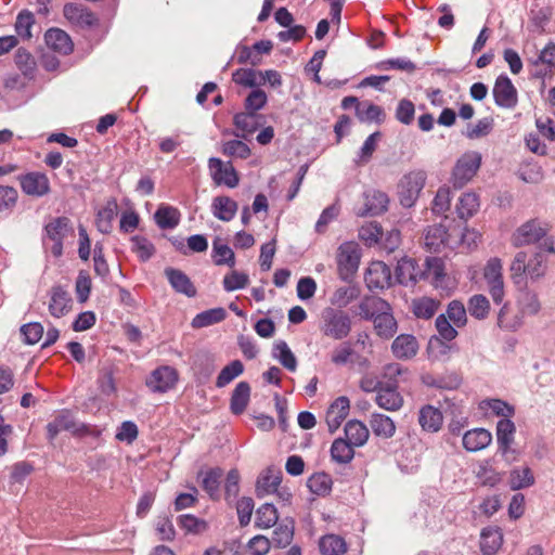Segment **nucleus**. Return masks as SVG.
Instances as JSON below:
<instances>
[{"instance_id": "1", "label": "nucleus", "mask_w": 555, "mask_h": 555, "mask_svg": "<svg viewBox=\"0 0 555 555\" xmlns=\"http://www.w3.org/2000/svg\"><path fill=\"white\" fill-rule=\"evenodd\" d=\"M322 332L336 340L346 338L351 331V319L343 310L327 308L322 313Z\"/></svg>"}, {"instance_id": "2", "label": "nucleus", "mask_w": 555, "mask_h": 555, "mask_svg": "<svg viewBox=\"0 0 555 555\" xmlns=\"http://www.w3.org/2000/svg\"><path fill=\"white\" fill-rule=\"evenodd\" d=\"M426 179L427 176L424 170L411 171L401 179L398 194L403 207L410 208L415 204L425 186Z\"/></svg>"}, {"instance_id": "3", "label": "nucleus", "mask_w": 555, "mask_h": 555, "mask_svg": "<svg viewBox=\"0 0 555 555\" xmlns=\"http://www.w3.org/2000/svg\"><path fill=\"white\" fill-rule=\"evenodd\" d=\"M361 253L357 243L345 242L337 250V269L339 278L344 281L350 280L358 271Z\"/></svg>"}, {"instance_id": "4", "label": "nucleus", "mask_w": 555, "mask_h": 555, "mask_svg": "<svg viewBox=\"0 0 555 555\" xmlns=\"http://www.w3.org/2000/svg\"><path fill=\"white\" fill-rule=\"evenodd\" d=\"M481 164V155L478 152L463 154L456 162L451 182L455 189H462L477 172Z\"/></svg>"}, {"instance_id": "5", "label": "nucleus", "mask_w": 555, "mask_h": 555, "mask_svg": "<svg viewBox=\"0 0 555 555\" xmlns=\"http://www.w3.org/2000/svg\"><path fill=\"white\" fill-rule=\"evenodd\" d=\"M547 231L540 220L530 219L513 233L512 244L515 247L535 244L546 236Z\"/></svg>"}, {"instance_id": "6", "label": "nucleus", "mask_w": 555, "mask_h": 555, "mask_svg": "<svg viewBox=\"0 0 555 555\" xmlns=\"http://www.w3.org/2000/svg\"><path fill=\"white\" fill-rule=\"evenodd\" d=\"M492 94L495 104L499 107L512 109L515 108L518 102L517 89L513 85L507 75L501 74L495 79Z\"/></svg>"}, {"instance_id": "7", "label": "nucleus", "mask_w": 555, "mask_h": 555, "mask_svg": "<svg viewBox=\"0 0 555 555\" xmlns=\"http://www.w3.org/2000/svg\"><path fill=\"white\" fill-rule=\"evenodd\" d=\"M483 276L489 285L490 294L493 301L500 305L504 297V283L502 275L501 259H489L485 267Z\"/></svg>"}, {"instance_id": "8", "label": "nucleus", "mask_w": 555, "mask_h": 555, "mask_svg": "<svg viewBox=\"0 0 555 555\" xmlns=\"http://www.w3.org/2000/svg\"><path fill=\"white\" fill-rule=\"evenodd\" d=\"M208 168L211 179L217 185L235 188L238 184V176L231 162L223 163L220 158L210 157Z\"/></svg>"}, {"instance_id": "9", "label": "nucleus", "mask_w": 555, "mask_h": 555, "mask_svg": "<svg viewBox=\"0 0 555 555\" xmlns=\"http://www.w3.org/2000/svg\"><path fill=\"white\" fill-rule=\"evenodd\" d=\"M365 284L371 291H383L391 286V270L383 261H374L365 273Z\"/></svg>"}, {"instance_id": "10", "label": "nucleus", "mask_w": 555, "mask_h": 555, "mask_svg": "<svg viewBox=\"0 0 555 555\" xmlns=\"http://www.w3.org/2000/svg\"><path fill=\"white\" fill-rule=\"evenodd\" d=\"M22 191L35 197H42L50 192V181L46 173L31 171L20 176Z\"/></svg>"}, {"instance_id": "11", "label": "nucleus", "mask_w": 555, "mask_h": 555, "mask_svg": "<svg viewBox=\"0 0 555 555\" xmlns=\"http://www.w3.org/2000/svg\"><path fill=\"white\" fill-rule=\"evenodd\" d=\"M363 206L356 214L359 217L378 216L387 210L388 196L378 190H367L363 193Z\"/></svg>"}, {"instance_id": "12", "label": "nucleus", "mask_w": 555, "mask_h": 555, "mask_svg": "<svg viewBox=\"0 0 555 555\" xmlns=\"http://www.w3.org/2000/svg\"><path fill=\"white\" fill-rule=\"evenodd\" d=\"M178 373L173 367L160 366L154 370L146 380V386L154 392H166L175 386Z\"/></svg>"}, {"instance_id": "13", "label": "nucleus", "mask_w": 555, "mask_h": 555, "mask_svg": "<svg viewBox=\"0 0 555 555\" xmlns=\"http://www.w3.org/2000/svg\"><path fill=\"white\" fill-rule=\"evenodd\" d=\"M423 267H420L416 260L408 257L401 258L396 267V280L399 284L409 286L423 280Z\"/></svg>"}, {"instance_id": "14", "label": "nucleus", "mask_w": 555, "mask_h": 555, "mask_svg": "<svg viewBox=\"0 0 555 555\" xmlns=\"http://www.w3.org/2000/svg\"><path fill=\"white\" fill-rule=\"evenodd\" d=\"M63 13L72 24L83 28H91L99 24L96 15L80 4L66 3L64 5Z\"/></svg>"}, {"instance_id": "15", "label": "nucleus", "mask_w": 555, "mask_h": 555, "mask_svg": "<svg viewBox=\"0 0 555 555\" xmlns=\"http://www.w3.org/2000/svg\"><path fill=\"white\" fill-rule=\"evenodd\" d=\"M70 294L61 285H54L50 289L49 312L54 318H62L72 308Z\"/></svg>"}, {"instance_id": "16", "label": "nucleus", "mask_w": 555, "mask_h": 555, "mask_svg": "<svg viewBox=\"0 0 555 555\" xmlns=\"http://www.w3.org/2000/svg\"><path fill=\"white\" fill-rule=\"evenodd\" d=\"M350 410V401L347 397H338L326 411V424L328 430L334 433L339 428Z\"/></svg>"}, {"instance_id": "17", "label": "nucleus", "mask_w": 555, "mask_h": 555, "mask_svg": "<svg viewBox=\"0 0 555 555\" xmlns=\"http://www.w3.org/2000/svg\"><path fill=\"white\" fill-rule=\"evenodd\" d=\"M517 307L518 312L524 318L525 315H535L541 310V302L538 294L528 288V284L524 287H517Z\"/></svg>"}, {"instance_id": "18", "label": "nucleus", "mask_w": 555, "mask_h": 555, "mask_svg": "<svg viewBox=\"0 0 555 555\" xmlns=\"http://www.w3.org/2000/svg\"><path fill=\"white\" fill-rule=\"evenodd\" d=\"M165 275L171 287L180 294L188 297L196 295V288L190 278L181 270L175 268H166Z\"/></svg>"}, {"instance_id": "19", "label": "nucleus", "mask_w": 555, "mask_h": 555, "mask_svg": "<svg viewBox=\"0 0 555 555\" xmlns=\"http://www.w3.org/2000/svg\"><path fill=\"white\" fill-rule=\"evenodd\" d=\"M391 351L397 359L409 360L416 356L418 343L413 335L401 334L392 341Z\"/></svg>"}, {"instance_id": "20", "label": "nucleus", "mask_w": 555, "mask_h": 555, "mask_svg": "<svg viewBox=\"0 0 555 555\" xmlns=\"http://www.w3.org/2000/svg\"><path fill=\"white\" fill-rule=\"evenodd\" d=\"M443 423V416L438 408L431 404L422 406L418 411V424L428 433H437Z\"/></svg>"}, {"instance_id": "21", "label": "nucleus", "mask_w": 555, "mask_h": 555, "mask_svg": "<svg viewBox=\"0 0 555 555\" xmlns=\"http://www.w3.org/2000/svg\"><path fill=\"white\" fill-rule=\"evenodd\" d=\"M76 429V421L69 410H62L60 413L47 425L48 439L54 440L55 437L63 430L72 431Z\"/></svg>"}, {"instance_id": "22", "label": "nucleus", "mask_w": 555, "mask_h": 555, "mask_svg": "<svg viewBox=\"0 0 555 555\" xmlns=\"http://www.w3.org/2000/svg\"><path fill=\"white\" fill-rule=\"evenodd\" d=\"M47 46L53 51L67 55L73 51L70 37L60 28H51L44 35Z\"/></svg>"}, {"instance_id": "23", "label": "nucleus", "mask_w": 555, "mask_h": 555, "mask_svg": "<svg viewBox=\"0 0 555 555\" xmlns=\"http://www.w3.org/2000/svg\"><path fill=\"white\" fill-rule=\"evenodd\" d=\"M492 441V435L485 428L468 430L463 436V447L468 452H477L487 448Z\"/></svg>"}, {"instance_id": "24", "label": "nucleus", "mask_w": 555, "mask_h": 555, "mask_svg": "<svg viewBox=\"0 0 555 555\" xmlns=\"http://www.w3.org/2000/svg\"><path fill=\"white\" fill-rule=\"evenodd\" d=\"M516 431L515 424L509 418H501L496 424V441L499 452L503 456L507 455L511 451V446L514 441V434Z\"/></svg>"}, {"instance_id": "25", "label": "nucleus", "mask_w": 555, "mask_h": 555, "mask_svg": "<svg viewBox=\"0 0 555 555\" xmlns=\"http://www.w3.org/2000/svg\"><path fill=\"white\" fill-rule=\"evenodd\" d=\"M503 543V533L499 527H487L480 533V550L483 555H494Z\"/></svg>"}, {"instance_id": "26", "label": "nucleus", "mask_w": 555, "mask_h": 555, "mask_svg": "<svg viewBox=\"0 0 555 555\" xmlns=\"http://www.w3.org/2000/svg\"><path fill=\"white\" fill-rule=\"evenodd\" d=\"M391 311V307L385 299L376 296L365 297L359 305V313L365 320Z\"/></svg>"}, {"instance_id": "27", "label": "nucleus", "mask_w": 555, "mask_h": 555, "mask_svg": "<svg viewBox=\"0 0 555 555\" xmlns=\"http://www.w3.org/2000/svg\"><path fill=\"white\" fill-rule=\"evenodd\" d=\"M376 403L382 409L396 411L402 406L403 399L396 385H387L377 389Z\"/></svg>"}, {"instance_id": "28", "label": "nucleus", "mask_w": 555, "mask_h": 555, "mask_svg": "<svg viewBox=\"0 0 555 555\" xmlns=\"http://www.w3.org/2000/svg\"><path fill=\"white\" fill-rule=\"evenodd\" d=\"M237 208V203L229 196H216L212 199V215L221 221H231L235 217Z\"/></svg>"}, {"instance_id": "29", "label": "nucleus", "mask_w": 555, "mask_h": 555, "mask_svg": "<svg viewBox=\"0 0 555 555\" xmlns=\"http://www.w3.org/2000/svg\"><path fill=\"white\" fill-rule=\"evenodd\" d=\"M423 280H429L436 287L442 285L444 280V262L439 257H427L424 261Z\"/></svg>"}, {"instance_id": "30", "label": "nucleus", "mask_w": 555, "mask_h": 555, "mask_svg": "<svg viewBox=\"0 0 555 555\" xmlns=\"http://www.w3.org/2000/svg\"><path fill=\"white\" fill-rule=\"evenodd\" d=\"M250 399V385L240 382L232 391L230 410L234 415H241L247 408Z\"/></svg>"}, {"instance_id": "31", "label": "nucleus", "mask_w": 555, "mask_h": 555, "mask_svg": "<svg viewBox=\"0 0 555 555\" xmlns=\"http://www.w3.org/2000/svg\"><path fill=\"white\" fill-rule=\"evenodd\" d=\"M260 119H262V116L258 113L245 111L234 115L233 124L243 132L241 137L246 138V135L254 133L259 128L261 125Z\"/></svg>"}, {"instance_id": "32", "label": "nucleus", "mask_w": 555, "mask_h": 555, "mask_svg": "<svg viewBox=\"0 0 555 555\" xmlns=\"http://www.w3.org/2000/svg\"><path fill=\"white\" fill-rule=\"evenodd\" d=\"M511 280L516 287H524L527 282V253L518 251L509 266Z\"/></svg>"}, {"instance_id": "33", "label": "nucleus", "mask_w": 555, "mask_h": 555, "mask_svg": "<svg viewBox=\"0 0 555 555\" xmlns=\"http://www.w3.org/2000/svg\"><path fill=\"white\" fill-rule=\"evenodd\" d=\"M448 241V231L442 224L429 225L425 231L424 244L430 251H439Z\"/></svg>"}, {"instance_id": "34", "label": "nucleus", "mask_w": 555, "mask_h": 555, "mask_svg": "<svg viewBox=\"0 0 555 555\" xmlns=\"http://www.w3.org/2000/svg\"><path fill=\"white\" fill-rule=\"evenodd\" d=\"M345 438L348 442H350L354 447L363 446L369 438V429L366 426L360 421H349L345 425Z\"/></svg>"}, {"instance_id": "35", "label": "nucleus", "mask_w": 555, "mask_h": 555, "mask_svg": "<svg viewBox=\"0 0 555 555\" xmlns=\"http://www.w3.org/2000/svg\"><path fill=\"white\" fill-rule=\"evenodd\" d=\"M180 211L176 207L160 205L154 215V219L158 228L166 230L176 228L180 222Z\"/></svg>"}, {"instance_id": "36", "label": "nucleus", "mask_w": 555, "mask_h": 555, "mask_svg": "<svg viewBox=\"0 0 555 555\" xmlns=\"http://www.w3.org/2000/svg\"><path fill=\"white\" fill-rule=\"evenodd\" d=\"M370 425L373 434L384 439L391 438L396 433L395 422L385 414H372Z\"/></svg>"}, {"instance_id": "37", "label": "nucleus", "mask_w": 555, "mask_h": 555, "mask_svg": "<svg viewBox=\"0 0 555 555\" xmlns=\"http://www.w3.org/2000/svg\"><path fill=\"white\" fill-rule=\"evenodd\" d=\"M322 555H344L348 547L344 538L337 534H325L319 542Z\"/></svg>"}, {"instance_id": "38", "label": "nucleus", "mask_w": 555, "mask_h": 555, "mask_svg": "<svg viewBox=\"0 0 555 555\" xmlns=\"http://www.w3.org/2000/svg\"><path fill=\"white\" fill-rule=\"evenodd\" d=\"M272 357L276 359L286 370L295 372L297 360L285 340H278L273 345Z\"/></svg>"}, {"instance_id": "39", "label": "nucleus", "mask_w": 555, "mask_h": 555, "mask_svg": "<svg viewBox=\"0 0 555 555\" xmlns=\"http://www.w3.org/2000/svg\"><path fill=\"white\" fill-rule=\"evenodd\" d=\"M225 318L227 311L223 308H212L196 314L193 318L191 325L194 328L207 327L223 321Z\"/></svg>"}, {"instance_id": "40", "label": "nucleus", "mask_w": 555, "mask_h": 555, "mask_svg": "<svg viewBox=\"0 0 555 555\" xmlns=\"http://www.w3.org/2000/svg\"><path fill=\"white\" fill-rule=\"evenodd\" d=\"M479 209V198L476 193H464L456 205V212L460 219L466 221L472 218Z\"/></svg>"}, {"instance_id": "41", "label": "nucleus", "mask_w": 555, "mask_h": 555, "mask_svg": "<svg viewBox=\"0 0 555 555\" xmlns=\"http://www.w3.org/2000/svg\"><path fill=\"white\" fill-rule=\"evenodd\" d=\"M372 321L374 323L376 334L382 338L388 339L397 332V321L392 315V311L382 313L372 319Z\"/></svg>"}, {"instance_id": "42", "label": "nucleus", "mask_w": 555, "mask_h": 555, "mask_svg": "<svg viewBox=\"0 0 555 555\" xmlns=\"http://www.w3.org/2000/svg\"><path fill=\"white\" fill-rule=\"evenodd\" d=\"M279 519L276 507L272 503H264L256 511L255 526L259 529L273 527Z\"/></svg>"}, {"instance_id": "43", "label": "nucleus", "mask_w": 555, "mask_h": 555, "mask_svg": "<svg viewBox=\"0 0 555 555\" xmlns=\"http://www.w3.org/2000/svg\"><path fill=\"white\" fill-rule=\"evenodd\" d=\"M354 446L344 438H337L333 441L331 447L332 460L339 464H347L352 461L354 456Z\"/></svg>"}, {"instance_id": "44", "label": "nucleus", "mask_w": 555, "mask_h": 555, "mask_svg": "<svg viewBox=\"0 0 555 555\" xmlns=\"http://www.w3.org/2000/svg\"><path fill=\"white\" fill-rule=\"evenodd\" d=\"M503 476L504 474L491 466L489 461L481 462L476 470L477 479L485 487H495L502 481Z\"/></svg>"}, {"instance_id": "45", "label": "nucleus", "mask_w": 555, "mask_h": 555, "mask_svg": "<svg viewBox=\"0 0 555 555\" xmlns=\"http://www.w3.org/2000/svg\"><path fill=\"white\" fill-rule=\"evenodd\" d=\"M356 115L362 122L382 124L385 119L384 109L374 103H360L356 107Z\"/></svg>"}, {"instance_id": "46", "label": "nucleus", "mask_w": 555, "mask_h": 555, "mask_svg": "<svg viewBox=\"0 0 555 555\" xmlns=\"http://www.w3.org/2000/svg\"><path fill=\"white\" fill-rule=\"evenodd\" d=\"M212 260L216 266H228L233 268L235 266V255L233 250L227 245L221 243L220 238H216L212 243Z\"/></svg>"}, {"instance_id": "47", "label": "nucleus", "mask_w": 555, "mask_h": 555, "mask_svg": "<svg viewBox=\"0 0 555 555\" xmlns=\"http://www.w3.org/2000/svg\"><path fill=\"white\" fill-rule=\"evenodd\" d=\"M453 347L440 337L433 336L427 346L428 357L433 361H447Z\"/></svg>"}, {"instance_id": "48", "label": "nucleus", "mask_w": 555, "mask_h": 555, "mask_svg": "<svg viewBox=\"0 0 555 555\" xmlns=\"http://www.w3.org/2000/svg\"><path fill=\"white\" fill-rule=\"evenodd\" d=\"M117 209V203L115 199L107 203L105 207L100 209L96 214L95 224L98 230L103 234H108L112 231V222L114 220Z\"/></svg>"}, {"instance_id": "49", "label": "nucleus", "mask_w": 555, "mask_h": 555, "mask_svg": "<svg viewBox=\"0 0 555 555\" xmlns=\"http://www.w3.org/2000/svg\"><path fill=\"white\" fill-rule=\"evenodd\" d=\"M547 271L546 259L541 251H537L527 259V280L538 281L545 276Z\"/></svg>"}, {"instance_id": "50", "label": "nucleus", "mask_w": 555, "mask_h": 555, "mask_svg": "<svg viewBox=\"0 0 555 555\" xmlns=\"http://www.w3.org/2000/svg\"><path fill=\"white\" fill-rule=\"evenodd\" d=\"M132 251L137 254L142 262L149 261L156 253L154 244L145 236L133 235L131 237Z\"/></svg>"}, {"instance_id": "51", "label": "nucleus", "mask_w": 555, "mask_h": 555, "mask_svg": "<svg viewBox=\"0 0 555 555\" xmlns=\"http://www.w3.org/2000/svg\"><path fill=\"white\" fill-rule=\"evenodd\" d=\"M244 364L240 360H233L228 365H225L219 373L216 379V386L218 388H223L232 380H234L237 376L243 374Z\"/></svg>"}, {"instance_id": "52", "label": "nucleus", "mask_w": 555, "mask_h": 555, "mask_svg": "<svg viewBox=\"0 0 555 555\" xmlns=\"http://www.w3.org/2000/svg\"><path fill=\"white\" fill-rule=\"evenodd\" d=\"M522 324V318L518 313L512 314L511 308L507 304H504L498 313V325L499 327L507 331H516Z\"/></svg>"}, {"instance_id": "53", "label": "nucleus", "mask_w": 555, "mask_h": 555, "mask_svg": "<svg viewBox=\"0 0 555 555\" xmlns=\"http://www.w3.org/2000/svg\"><path fill=\"white\" fill-rule=\"evenodd\" d=\"M439 307V301L429 298L423 297L420 299L413 300L412 309L413 313L421 319L428 320L434 317Z\"/></svg>"}, {"instance_id": "54", "label": "nucleus", "mask_w": 555, "mask_h": 555, "mask_svg": "<svg viewBox=\"0 0 555 555\" xmlns=\"http://www.w3.org/2000/svg\"><path fill=\"white\" fill-rule=\"evenodd\" d=\"M307 487L314 494L326 495L332 489V478L325 473L313 474L307 480Z\"/></svg>"}, {"instance_id": "55", "label": "nucleus", "mask_w": 555, "mask_h": 555, "mask_svg": "<svg viewBox=\"0 0 555 555\" xmlns=\"http://www.w3.org/2000/svg\"><path fill=\"white\" fill-rule=\"evenodd\" d=\"M534 483V477L529 467L516 468L511 472L509 485L513 490L528 488Z\"/></svg>"}, {"instance_id": "56", "label": "nucleus", "mask_w": 555, "mask_h": 555, "mask_svg": "<svg viewBox=\"0 0 555 555\" xmlns=\"http://www.w3.org/2000/svg\"><path fill=\"white\" fill-rule=\"evenodd\" d=\"M69 228V219L66 217H57L49 222L44 230L47 236L51 241H63Z\"/></svg>"}, {"instance_id": "57", "label": "nucleus", "mask_w": 555, "mask_h": 555, "mask_svg": "<svg viewBox=\"0 0 555 555\" xmlns=\"http://www.w3.org/2000/svg\"><path fill=\"white\" fill-rule=\"evenodd\" d=\"M293 537L294 522H282L274 529L271 542L276 547H285L292 542Z\"/></svg>"}, {"instance_id": "58", "label": "nucleus", "mask_w": 555, "mask_h": 555, "mask_svg": "<svg viewBox=\"0 0 555 555\" xmlns=\"http://www.w3.org/2000/svg\"><path fill=\"white\" fill-rule=\"evenodd\" d=\"M493 129V119L482 118L477 121L476 125L468 124L466 131L463 134L472 140L480 139L488 135Z\"/></svg>"}, {"instance_id": "59", "label": "nucleus", "mask_w": 555, "mask_h": 555, "mask_svg": "<svg viewBox=\"0 0 555 555\" xmlns=\"http://www.w3.org/2000/svg\"><path fill=\"white\" fill-rule=\"evenodd\" d=\"M468 312L472 317L482 320L485 319L490 310V302L483 295H474L468 300Z\"/></svg>"}, {"instance_id": "60", "label": "nucleus", "mask_w": 555, "mask_h": 555, "mask_svg": "<svg viewBox=\"0 0 555 555\" xmlns=\"http://www.w3.org/2000/svg\"><path fill=\"white\" fill-rule=\"evenodd\" d=\"M222 475L223 470L220 467L210 468L208 472H206L202 481V486L210 498H214L218 494Z\"/></svg>"}, {"instance_id": "61", "label": "nucleus", "mask_w": 555, "mask_h": 555, "mask_svg": "<svg viewBox=\"0 0 555 555\" xmlns=\"http://www.w3.org/2000/svg\"><path fill=\"white\" fill-rule=\"evenodd\" d=\"M177 522L178 526L186 533L197 534L207 528V525L203 519H199L192 514L180 515L177 519Z\"/></svg>"}, {"instance_id": "62", "label": "nucleus", "mask_w": 555, "mask_h": 555, "mask_svg": "<svg viewBox=\"0 0 555 555\" xmlns=\"http://www.w3.org/2000/svg\"><path fill=\"white\" fill-rule=\"evenodd\" d=\"M376 68L380 70L399 69L406 73H413L416 69V65L406 57H397L377 63Z\"/></svg>"}, {"instance_id": "63", "label": "nucleus", "mask_w": 555, "mask_h": 555, "mask_svg": "<svg viewBox=\"0 0 555 555\" xmlns=\"http://www.w3.org/2000/svg\"><path fill=\"white\" fill-rule=\"evenodd\" d=\"M35 23L34 14L27 10L18 13L15 22L16 34L23 39L31 38V27Z\"/></svg>"}, {"instance_id": "64", "label": "nucleus", "mask_w": 555, "mask_h": 555, "mask_svg": "<svg viewBox=\"0 0 555 555\" xmlns=\"http://www.w3.org/2000/svg\"><path fill=\"white\" fill-rule=\"evenodd\" d=\"M21 335L27 345L37 344L43 336V326L39 322H29L21 326Z\"/></svg>"}]
</instances>
